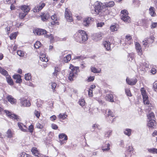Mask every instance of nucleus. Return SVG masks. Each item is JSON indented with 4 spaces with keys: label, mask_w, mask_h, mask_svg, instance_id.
I'll use <instances>...</instances> for the list:
<instances>
[{
    "label": "nucleus",
    "mask_w": 157,
    "mask_h": 157,
    "mask_svg": "<svg viewBox=\"0 0 157 157\" xmlns=\"http://www.w3.org/2000/svg\"><path fill=\"white\" fill-rule=\"evenodd\" d=\"M113 95L112 94H107L105 97L106 100L111 102H114Z\"/></svg>",
    "instance_id": "obj_25"
},
{
    "label": "nucleus",
    "mask_w": 157,
    "mask_h": 157,
    "mask_svg": "<svg viewBox=\"0 0 157 157\" xmlns=\"http://www.w3.org/2000/svg\"><path fill=\"white\" fill-rule=\"evenodd\" d=\"M154 90L155 91H157V83L155 82L153 84Z\"/></svg>",
    "instance_id": "obj_63"
},
{
    "label": "nucleus",
    "mask_w": 157,
    "mask_h": 157,
    "mask_svg": "<svg viewBox=\"0 0 157 157\" xmlns=\"http://www.w3.org/2000/svg\"><path fill=\"white\" fill-rule=\"evenodd\" d=\"M6 99H7L8 101L12 104H15L17 103L16 99L14 98L11 95H7Z\"/></svg>",
    "instance_id": "obj_14"
},
{
    "label": "nucleus",
    "mask_w": 157,
    "mask_h": 157,
    "mask_svg": "<svg viewBox=\"0 0 157 157\" xmlns=\"http://www.w3.org/2000/svg\"><path fill=\"white\" fill-rule=\"evenodd\" d=\"M21 9L24 12L27 14L30 10V8L29 6L24 5L21 6Z\"/></svg>",
    "instance_id": "obj_19"
},
{
    "label": "nucleus",
    "mask_w": 157,
    "mask_h": 157,
    "mask_svg": "<svg viewBox=\"0 0 157 157\" xmlns=\"http://www.w3.org/2000/svg\"><path fill=\"white\" fill-rule=\"evenodd\" d=\"M13 78L14 79H16V82L17 83H21L22 82L21 78V76L19 75H15L13 76Z\"/></svg>",
    "instance_id": "obj_21"
},
{
    "label": "nucleus",
    "mask_w": 157,
    "mask_h": 157,
    "mask_svg": "<svg viewBox=\"0 0 157 157\" xmlns=\"http://www.w3.org/2000/svg\"><path fill=\"white\" fill-rule=\"evenodd\" d=\"M149 14L152 17H155L156 16V13L155 12V9L154 7L151 6L149 9Z\"/></svg>",
    "instance_id": "obj_20"
},
{
    "label": "nucleus",
    "mask_w": 157,
    "mask_h": 157,
    "mask_svg": "<svg viewBox=\"0 0 157 157\" xmlns=\"http://www.w3.org/2000/svg\"><path fill=\"white\" fill-rule=\"evenodd\" d=\"M51 18L53 21L51 23L52 25H59V22L57 21L59 20V17L57 14H54L51 17Z\"/></svg>",
    "instance_id": "obj_11"
},
{
    "label": "nucleus",
    "mask_w": 157,
    "mask_h": 157,
    "mask_svg": "<svg viewBox=\"0 0 157 157\" xmlns=\"http://www.w3.org/2000/svg\"><path fill=\"white\" fill-rule=\"evenodd\" d=\"M104 25V23L103 22H100L97 23V26L98 28L101 27Z\"/></svg>",
    "instance_id": "obj_58"
},
{
    "label": "nucleus",
    "mask_w": 157,
    "mask_h": 157,
    "mask_svg": "<svg viewBox=\"0 0 157 157\" xmlns=\"http://www.w3.org/2000/svg\"><path fill=\"white\" fill-rule=\"evenodd\" d=\"M34 129L33 126L32 124H31L29 127L28 130L30 132L32 133Z\"/></svg>",
    "instance_id": "obj_55"
},
{
    "label": "nucleus",
    "mask_w": 157,
    "mask_h": 157,
    "mask_svg": "<svg viewBox=\"0 0 157 157\" xmlns=\"http://www.w3.org/2000/svg\"><path fill=\"white\" fill-rule=\"evenodd\" d=\"M127 152H129V153L128 155H126V157H131L132 154L133 153V148L132 146H129L128 147Z\"/></svg>",
    "instance_id": "obj_22"
},
{
    "label": "nucleus",
    "mask_w": 157,
    "mask_h": 157,
    "mask_svg": "<svg viewBox=\"0 0 157 157\" xmlns=\"http://www.w3.org/2000/svg\"><path fill=\"white\" fill-rule=\"evenodd\" d=\"M76 40L79 43L86 41L88 39L87 35L85 31L79 30L74 35Z\"/></svg>",
    "instance_id": "obj_2"
},
{
    "label": "nucleus",
    "mask_w": 157,
    "mask_h": 157,
    "mask_svg": "<svg viewBox=\"0 0 157 157\" xmlns=\"http://www.w3.org/2000/svg\"><path fill=\"white\" fill-rule=\"evenodd\" d=\"M42 104V102L41 100H37V102L36 103V105L38 107H40Z\"/></svg>",
    "instance_id": "obj_61"
},
{
    "label": "nucleus",
    "mask_w": 157,
    "mask_h": 157,
    "mask_svg": "<svg viewBox=\"0 0 157 157\" xmlns=\"http://www.w3.org/2000/svg\"><path fill=\"white\" fill-rule=\"evenodd\" d=\"M17 125L21 131L24 132H27V127L22 123L18 122V123Z\"/></svg>",
    "instance_id": "obj_16"
},
{
    "label": "nucleus",
    "mask_w": 157,
    "mask_h": 157,
    "mask_svg": "<svg viewBox=\"0 0 157 157\" xmlns=\"http://www.w3.org/2000/svg\"><path fill=\"white\" fill-rule=\"evenodd\" d=\"M17 35V33L15 32L14 33L11 34L10 36V38L11 40H13L15 39L16 38V37Z\"/></svg>",
    "instance_id": "obj_41"
},
{
    "label": "nucleus",
    "mask_w": 157,
    "mask_h": 157,
    "mask_svg": "<svg viewBox=\"0 0 157 157\" xmlns=\"http://www.w3.org/2000/svg\"><path fill=\"white\" fill-rule=\"evenodd\" d=\"M140 90L141 94L143 97L144 103L147 106V107H148V108H147L146 109L149 111L151 109V107H152V105L151 104L149 103L150 102L148 100V97L144 89L143 88H142Z\"/></svg>",
    "instance_id": "obj_4"
},
{
    "label": "nucleus",
    "mask_w": 157,
    "mask_h": 157,
    "mask_svg": "<svg viewBox=\"0 0 157 157\" xmlns=\"http://www.w3.org/2000/svg\"><path fill=\"white\" fill-rule=\"evenodd\" d=\"M20 100L22 106L29 107L31 105L30 101L24 98H21Z\"/></svg>",
    "instance_id": "obj_9"
},
{
    "label": "nucleus",
    "mask_w": 157,
    "mask_h": 157,
    "mask_svg": "<svg viewBox=\"0 0 157 157\" xmlns=\"http://www.w3.org/2000/svg\"><path fill=\"white\" fill-rule=\"evenodd\" d=\"M47 32L44 29H40V35H44L45 36V35L48 34Z\"/></svg>",
    "instance_id": "obj_52"
},
{
    "label": "nucleus",
    "mask_w": 157,
    "mask_h": 157,
    "mask_svg": "<svg viewBox=\"0 0 157 157\" xmlns=\"http://www.w3.org/2000/svg\"><path fill=\"white\" fill-rule=\"evenodd\" d=\"M52 128L55 130L57 129L58 128V126L55 124H52Z\"/></svg>",
    "instance_id": "obj_64"
},
{
    "label": "nucleus",
    "mask_w": 157,
    "mask_h": 157,
    "mask_svg": "<svg viewBox=\"0 0 157 157\" xmlns=\"http://www.w3.org/2000/svg\"><path fill=\"white\" fill-rule=\"evenodd\" d=\"M13 132L12 130L9 129L6 132L7 136L9 138H11L13 137Z\"/></svg>",
    "instance_id": "obj_32"
},
{
    "label": "nucleus",
    "mask_w": 157,
    "mask_h": 157,
    "mask_svg": "<svg viewBox=\"0 0 157 157\" xmlns=\"http://www.w3.org/2000/svg\"><path fill=\"white\" fill-rule=\"evenodd\" d=\"M134 54L133 53H131L129 54L128 55L129 60L132 61L134 58Z\"/></svg>",
    "instance_id": "obj_49"
},
{
    "label": "nucleus",
    "mask_w": 157,
    "mask_h": 157,
    "mask_svg": "<svg viewBox=\"0 0 157 157\" xmlns=\"http://www.w3.org/2000/svg\"><path fill=\"white\" fill-rule=\"evenodd\" d=\"M40 29H36L33 30V32L36 35H40Z\"/></svg>",
    "instance_id": "obj_39"
},
{
    "label": "nucleus",
    "mask_w": 157,
    "mask_h": 157,
    "mask_svg": "<svg viewBox=\"0 0 157 157\" xmlns=\"http://www.w3.org/2000/svg\"><path fill=\"white\" fill-rule=\"evenodd\" d=\"M148 151L151 153H157V149L153 148L148 150Z\"/></svg>",
    "instance_id": "obj_50"
},
{
    "label": "nucleus",
    "mask_w": 157,
    "mask_h": 157,
    "mask_svg": "<svg viewBox=\"0 0 157 157\" xmlns=\"http://www.w3.org/2000/svg\"><path fill=\"white\" fill-rule=\"evenodd\" d=\"M132 130L129 128H126L124 131V133L128 136H130L131 134Z\"/></svg>",
    "instance_id": "obj_34"
},
{
    "label": "nucleus",
    "mask_w": 157,
    "mask_h": 157,
    "mask_svg": "<svg viewBox=\"0 0 157 157\" xmlns=\"http://www.w3.org/2000/svg\"><path fill=\"white\" fill-rule=\"evenodd\" d=\"M126 81L128 84L132 85H135L137 81L136 78L129 79L128 78H127L126 79Z\"/></svg>",
    "instance_id": "obj_17"
},
{
    "label": "nucleus",
    "mask_w": 157,
    "mask_h": 157,
    "mask_svg": "<svg viewBox=\"0 0 157 157\" xmlns=\"http://www.w3.org/2000/svg\"><path fill=\"white\" fill-rule=\"evenodd\" d=\"M156 122L154 120L148 121L147 126L151 128H155L156 126Z\"/></svg>",
    "instance_id": "obj_13"
},
{
    "label": "nucleus",
    "mask_w": 157,
    "mask_h": 157,
    "mask_svg": "<svg viewBox=\"0 0 157 157\" xmlns=\"http://www.w3.org/2000/svg\"><path fill=\"white\" fill-rule=\"evenodd\" d=\"M79 104L81 106H83L85 105V102L83 99H81L79 101Z\"/></svg>",
    "instance_id": "obj_46"
},
{
    "label": "nucleus",
    "mask_w": 157,
    "mask_h": 157,
    "mask_svg": "<svg viewBox=\"0 0 157 157\" xmlns=\"http://www.w3.org/2000/svg\"><path fill=\"white\" fill-rule=\"evenodd\" d=\"M40 59L41 61L47 62L48 61V59L46 57V55L45 54H42L40 56Z\"/></svg>",
    "instance_id": "obj_29"
},
{
    "label": "nucleus",
    "mask_w": 157,
    "mask_h": 157,
    "mask_svg": "<svg viewBox=\"0 0 157 157\" xmlns=\"http://www.w3.org/2000/svg\"><path fill=\"white\" fill-rule=\"evenodd\" d=\"M157 27V22H152L151 25V29H153Z\"/></svg>",
    "instance_id": "obj_54"
},
{
    "label": "nucleus",
    "mask_w": 157,
    "mask_h": 157,
    "mask_svg": "<svg viewBox=\"0 0 157 157\" xmlns=\"http://www.w3.org/2000/svg\"><path fill=\"white\" fill-rule=\"evenodd\" d=\"M122 14L121 19L125 22L129 23L131 22V19L128 16V11L126 10H124L121 11Z\"/></svg>",
    "instance_id": "obj_5"
},
{
    "label": "nucleus",
    "mask_w": 157,
    "mask_h": 157,
    "mask_svg": "<svg viewBox=\"0 0 157 157\" xmlns=\"http://www.w3.org/2000/svg\"><path fill=\"white\" fill-rule=\"evenodd\" d=\"M10 26H7L5 29V31L8 35L10 33Z\"/></svg>",
    "instance_id": "obj_59"
},
{
    "label": "nucleus",
    "mask_w": 157,
    "mask_h": 157,
    "mask_svg": "<svg viewBox=\"0 0 157 157\" xmlns=\"http://www.w3.org/2000/svg\"><path fill=\"white\" fill-rule=\"evenodd\" d=\"M125 92L127 95L129 97L132 96V95L130 92V90L129 89H125Z\"/></svg>",
    "instance_id": "obj_53"
},
{
    "label": "nucleus",
    "mask_w": 157,
    "mask_h": 157,
    "mask_svg": "<svg viewBox=\"0 0 157 157\" xmlns=\"http://www.w3.org/2000/svg\"><path fill=\"white\" fill-rule=\"evenodd\" d=\"M5 113H6V114L9 117L15 120H16L17 121H20V117L18 116L17 115L12 114L9 111L7 110H4Z\"/></svg>",
    "instance_id": "obj_8"
},
{
    "label": "nucleus",
    "mask_w": 157,
    "mask_h": 157,
    "mask_svg": "<svg viewBox=\"0 0 157 157\" xmlns=\"http://www.w3.org/2000/svg\"><path fill=\"white\" fill-rule=\"evenodd\" d=\"M148 117V121L151 120H154L155 115L153 112H151L147 115Z\"/></svg>",
    "instance_id": "obj_33"
},
{
    "label": "nucleus",
    "mask_w": 157,
    "mask_h": 157,
    "mask_svg": "<svg viewBox=\"0 0 157 157\" xmlns=\"http://www.w3.org/2000/svg\"><path fill=\"white\" fill-rule=\"evenodd\" d=\"M41 44L39 41H37L34 44V46L36 48H38L41 46Z\"/></svg>",
    "instance_id": "obj_42"
},
{
    "label": "nucleus",
    "mask_w": 157,
    "mask_h": 157,
    "mask_svg": "<svg viewBox=\"0 0 157 157\" xmlns=\"http://www.w3.org/2000/svg\"><path fill=\"white\" fill-rule=\"evenodd\" d=\"M45 4L44 3H40L39 5L36 6L33 9V11L34 12H38L42 10L45 6Z\"/></svg>",
    "instance_id": "obj_12"
},
{
    "label": "nucleus",
    "mask_w": 157,
    "mask_h": 157,
    "mask_svg": "<svg viewBox=\"0 0 157 157\" xmlns=\"http://www.w3.org/2000/svg\"><path fill=\"white\" fill-rule=\"evenodd\" d=\"M71 59V56L70 54H68L63 58V61L64 63H68Z\"/></svg>",
    "instance_id": "obj_26"
},
{
    "label": "nucleus",
    "mask_w": 157,
    "mask_h": 157,
    "mask_svg": "<svg viewBox=\"0 0 157 157\" xmlns=\"http://www.w3.org/2000/svg\"><path fill=\"white\" fill-rule=\"evenodd\" d=\"M49 17L48 14L47 13H44L41 15V18L42 21H44L47 20Z\"/></svg>",
    "instance_id": "obj_35"
},
{
    "label": "nucleus",
    "mask_w": 157,
    "mask_h": 157,
    "mask_svg": "<svg viewBox=\"0 0 157 157\" xmlns=\"http://www.w3.org/2000/svg\"><path fill=\"white\" fill-rule=\"evenodd\" d=\"M50 85L51 86V88L53 92L55 91V88H56L57 84L55 82H51L50 83Z\"/></svg>",
    "instance_id": "obj_44"
},
{
    "label": "nucleus",
    "mask_w": 157,
    "mask_h": 157,
    "mask_svg": "<svg viewBox=\"0 0 157 157\" xmlns=\"http://www.w3.org/2000/svg\"><path fill=\"white\" fill-rule=\"evenodd\" d=\"M45 37L47 38H49L50 39L51 42H52L54 40V37L52 34H46L45 35Z\"/></svg>",
    "instance_id": "obj_38"
},
{
    "label": "nucleus",
    "mask_w": 157,
    "mask_h": 157,
    "mask_svg": "<svg viewBox=\"0 0 157 157\" xmlns=\"http://www.w3.org/2000/svg\"><path fill=\"white\" fill-rule=\"evenodd\" d=\"M17 54L20 56L22 57L24 55V53L23 51L21 50H18L17 52Z\"/></svg>",
    "instance_id": "obj_51"
},
{
    "label": "nucleus",
    "mask_w": 157,
    "mask_h": 157,
    "mask_svg": "<svg viewBox=\"0 0 157 157\" xmlns=\"http://www.w3.org/2000/svg\"><path fill=\"white\" fill-rule=\"evenodd\" d=\"M69 68L71 70L68 76L69 79L71 81H73L77 75V73L79 71L78 67H75L72 64H70Z\"/></svg>",
    "instance_id": "obj_3"
},
{
    "label": "nucleus",
    "mask_w": 157,
    "mask_h": 157,
    "mask_svg": "<svg viewBox=\"0 0 157 157\" xmlns=\"http://www.w3.org/2000/svg\"><path fill=\"white\" fill-rule=\"evenodd\" d=\"M114 117V115L113 112L110 109H108L107 114L106 116V119L108 120V118H111Z\"/></svg>",
    "instance_id": "obj_27"
},
{
    "label": "nucleus",
    "mask_w": 157,
    "mask_h": 157,
    "mask_svg": "<svg viewBox=\"0 0 157 157\" xmlns=\"http://www.w3.org/2000/svg\"><path fill=\"white\" fill-rule=\"evenodd\" d=\"M94 76H90L88 78L87 81L88 82L93 81L94 79Z\"/></svg>",
    "instance_id": "obj_62"
},
{
    "label": "nucleus",
    "mask_w": 157,
    "mask_h": 157,
    "mask_svg": "<svg viewBox=\"0 0 157 157\" xmlns=\"http://www.w3.org/2000/svg\"><path fill=\"white\" fill-rule=\"evenodd\" d=\"M27 14L25 13H20L19 14V17L21 19H23Z\"/></svg>",
    "instance_id": "obj_48"
},
{
    "label": "nucleus",
    "mask_w": 157,
    "mask_h": 157,
    "mask_svg": "<svg viewBox=\"0 0 157 157\" xmlns=\"http://www.w3.org/2000/svg\"><path fill=\"white\" fill-rule=\"evenodd\" d=\"M94 19L92 17H88L85 18L82 24L85 26H89L91 22L94 21Z\"/></svg>",
    "instance_id": "obj_10"
},
{
    "label": "nucleus",
    "mask_w": 157,
    "mask_h": 157,
    "mask_svg": "<svg viewBox=\"0 0 157 157\" xmlns=\"http://www.w3.org/2000/svg\"><path fill=\"white\" fill-rule=\"evenodd\" d=\"M6 79L8 83L10 85H13V83L12 79L10 75H7L6 77Z\"/></svg>",
    "instance_id": "obj_31"
},
{
    "label": "nucleus",
    "mask_w": 157,
    "mask_h": 157,
    "mask_svg": "<svg viewBox=\"0 0 157 157\" xmlns=\"http://www.w3.org/2000/svg\"><path fill=\"white\" fill-rule=\"evenodd\" d=\"M93 6L94 10H92L91 13L93 14L97 15L100 13L104 11L105 10L106 6L104 5V3L97 1L94 3Z\"/></svg>",
    "instance_id": "obj_1"
},
{
    "label": "nucleus",
    "mask_w": 157,
    "mask_h": 157,
    "mask_svg": "<svg viewBox=\"0 0 157 157\" xmlns=\"http://www.w3.org/2000/svg\"><path fill=\"white\" fill-rule=\"evenodd\" d=\"M31 74L29 73L26 74L25 76V78L26 80H29L31 78Z\"/></svg>",
    "instance_id": "obj_43"
},
{
    "label": "nucleus",
    "mask_w": 157,
    "mask_h": 157,
    "mask_svg": "<svg viewBox=\"0 0 157 157\" xmlns=\"http://www.w3.org/2000/svg\"><path fill=\"white\" fill-rule=\"evenodd\" d=\"M154 37L152 36H151L149 38H145L143 40L142 44L144 47L148 46L149 44H152L154 41Z\"/></svg>",
    "instance_id": "obj_6"
},
{
    "label": "nucleus",
    "mask_w": 157,
    "mask_h": 157,
    "mask_svg": "<svg viewBox=\"0 0 157 157\" xmlns=\"http://www.w3.org/2000/svg\"><path fill=\"white\" fill-rule=\"evenodd\" d=\"M112 131L109 130L105 132V136L106 137H109L112 134Z\"/></svg>",
    "instance_id": "obj_45"
},
{
    "label": "nucleus",
    "mask_w": 157,
    "mask_h": 157,
    "mask_svg": "<svg viewBox=\"0 0 157 157\" xmlns=\"http://www.w3.org/2000/svg\"><path fill=\"white\" fill-rule=\"evenodd\" d=\"M91 71L94 73H98L100 72V70H97L95 67H92L91 68Z\"/></svg>",
    "instance_id": "obj_47"
},
{
    "label": "nucleus",
    "mask_w": 157,
    "mask_h": 157,
    "mask_svg": "<svg viewBox=\"0 0 157 157\" xmlns=\"http://www.w3.org/2000/svg\"><path fill=\"white\" fill-rule=\"evenodd\" d=\"M59 71L58 70V68H56L54 72L53 73L54 76H56L59 73Z\"/></svg>",
    "instance_id": "obj_56"
},
{
    "label": "nucleus",
    "mask_w": 157,
    "mask_h": 157,
    "mask_svg": "<svg viewBox=\"0 0 157 157\" xmlns=\"http://www.w3.org/2000/svg\"><path fill=\"white\" fill-rule=\"evenodd\" d=\"M34 113L37 117H39L40 116V113L39 111L35 110L34 111Z\"/></svg>",
    "instance_id": "obj_57"
},
{
    "label": "nucleus",
    "mask_w": 157,
    "mask_h": 157,
    "mask_svg": "<svg viewBox=\"0 0 157 157\" xmlns=\"http://www.w3.org/2000/svg\"><path fill=\"white\" fill-rule=\"evenodd\" d=\"M31 151L32 154H33L35 157H39L38 155L39 154V152L37 150V148L36 147H33L31 149Z\"/></svg>",
    "instance_id": "obj_24"
},
{
    "label": "nucleus",
    "mask_w": 157,
    "mask_h": 157,
    "mask_svg": "<svg viewBox=\"0 0 157 157\" xmlns=\"http://www.w3.org/2000/svg\"><path fill=\"white\" fill-rule=\"evenodd\" d=\"M110 144L109 143L106 144L102 147V150L103 152L108 151L110 150Z\"/></svg>",
    "instance_id": "obj_23"
},
{
    "label": "nucleus",
    "mask_w": 157,
    "mask_h": 157,
    "mask_svg": "<svg viewBox=\"0 0 157 157\" xmlns=\"http://www.w3.org/2000/svg\"><path fill=\"white\" fill-rule=\"evenodd\" d=\"M110 30L112 32L117 30V25H113L111 26L110 27Z\"/></svg>",
    "instance_id": "obj_40"
},
{
    "label": "nucleus",
    "mask_w": 157,
    "mask_h": 157,
    "mask_svg": "<svg viewBox=\"0 0 157 157\" xmlns=\"http://www.w3.org/2000/svg\"><path fill=\"white\" fill-rule=\"evenodd\" d=\"M59 138L60 139H62L64 138V140H67V135L63 133L60 134L59 136Z\"/></svg>",
    "instance_id": "obj_36"
},
{
    "label": "nucleus",
    "mask_w": 157,
    "mask_h": 157,
    "mask_svg": "<svg viewBox=\"0 0 157 157\" xmlns=\"http://www.w3.org/2000/svg\"><path fill=\"white\" fill-rule=\"evenodd\" d=\"M0 73L3 75L5 76L6 77V76H7V75H9L8 74L7 71L3 68L2 69V70L0 71Z\"/></svg>",
    "instance_id": "obj_37"
},
{
    "label": "nucleus",
    "mask_w": 157,
    "mask_h": 157,
    "mask_svg": "<svg viewBox=\"0 0 157 157\" xmlns=\"http://www.w3.org/2000/svg\"><path fill=\"white\" fill-rule=\"evenodd\" d=\"M64 15L67 21L71 22L73 21L71 12L67 8L66 9Z\"/></svg>",
    "instance_id": "obj_7"
},
{
    "label": "nucleus",
    "mask_w": 157,
    "mask_h": 157,
    "mask_svg": "<svg viewBox=\"0 0 157 157\" xmlns=\"http://www.w3.org/2000/svg\"><path fill=\"white\" fill-rule=\"evenodd\" d=\"M104 5L105 6V10L108 7H111L113 6L114 5V2L113 1H110L108 2L104 3Z\"/></svg>",
    "instance_id": "obj_28"
},
{
    "label": "nucleus",
    "mask_w": 157,
    "mask_h": 157,
    "mask_svg": "<svg viewBox=\"0 0 157 157\" xmlns=\"http://www.w3.org/2000/svg\"><path fill=\"white\" fill-rule=\"evenodd\" d=\"M135 47L136 51L139 56L142 54L141 47L140 44L136 42L135 43Z\"/></svg>",
    "instance_id": "obj_15"
},
{
    "label": "nucleus",
    "mask_w": 157,
    "mask_h": 157,
    "mask_svg": "<svg viewBox=\"0 0 157 157\" xmlns=\"http://www.w3.org/2000/svg\"><path fill=\"white\" fill-rule=\"evenodd\" d=\"M67 117V115L66 113H60L58 116V118L59 119L62 120H64L66 119Z\"/></svg>",
    "instance_id": "obj_30"
},
{
    "label": "nucleus",
    "mask_w": 157,
    "mask_h": 157,
    "mask_svg": "<svg viewBox=\"0 0 157 157\" xmlns=\"http://www.w3.org/2000/svg\"><path fill=\"white\" fill-rule=\"evenodd\" d=\"M102 44L107 50L109 51L110 49V44L109 41H104L103 42Z\"/></svg>",
    "instance_id": "obj_18"
},
{
    "label": "nucleus",
    "mask_w": 157,
    "mask_h": 157,
    "mask_svg": "<svg viewBox=\"0 0 157 157\" xmlns=\"http://www.w3.org/2000/svg\"><path fill=\"white\" fill-rule=\"evenodd\" d=\"M36 126L37 128L40 129H42L43 127V125L39 123L36 124Z\"/></svg>",
    "instance_id": "obj_60"
}]
</instances>
